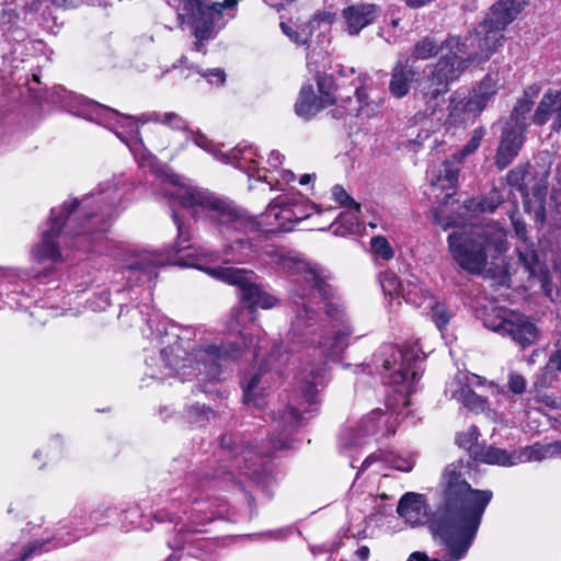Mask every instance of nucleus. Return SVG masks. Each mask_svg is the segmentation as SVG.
I'll return each instance as SVG.
<instances>
[{
	"label": "nucleus",
	"instance_id": "obj_1",
	"mask_svg": "<svg viewBox=\"0 0 561 561\" xmlns=\"http://www.w3.org/2000/svg\"><path fill=\"white\" fill-rule=\"evenodd\" d=\"M463 472L461 462L444 469L438 486L440 505L431 520L434 536L446 547L451 561L467 554L493 496L490 490L472 489Z\"/></svg>",
	"mask_w": 561,
	"mask_h": 561
},
{
	"label": "nucleus",
	"instance_id": "obj_2",
	"mask_svg": "<svg viewBox=\"0 0 561 561\" xmlns=\"http://www.w3.org/2000/svg\"><path fill=\"white\" fill-rule=\"evenodd\" d=\"M438 51L443 55L431 73L419 84L420 93L427 105L426 112L430 111L431 115L435 114L436 108L442 104L449 84L458 80L472 64L482 62L478 58L480 48L474 32L465 37L449 35L440 44H437L433 37L426 36L415 44L412 55L416 59L424 60Z\"/></svg>",
	"mask_w": 561,
	"mask_h": 561
},
{
	"label": "nucleus",
	"instance_id": "obj_3",
	"mask_svg": "<svg viewBox=\"0 0 561 561\" xmlns=\"http://www.w3.org/2000/svg\"><path fill=\"white\" fill-rule=\"evenodd\" d=\"M448 249L462 270L481 274L507 251L506 231L497 224L454 231L448 236Z\"/></svg>",
	"mask_w": 561,
	"mask_h": 561
},
{
	"label": "nucleus",
	"instance_id": "obj_4",
	"mask_svg": "<svg viewBox=\"0 0 561 561\" xmlns=\"http://www.w3.org/2000/svg\"><path fill=\"white\" fill-rule=\"evenodd\" d=\"M173 219L179 230V242L174 249V252L175 254L183 253L181 257L174 260L175 264L192 266L206 271L214 278L239 286L241 291V299L249 304L250 308L252 309H270L277 305L278 300L276 297L261 290V288L252 282L253 274L251 272L230 266L206 268L194 262V260L198 259L199 256H207L208 253H206L204 250L192 249L188 244L184 245L188 239L185 237L182 225L179 222L176 215L173 216Z\"/></svg>",
	"mask_w": 561,
	"mask_h": 561
},
{
	"label": "nucleus",
	"instance_id": "obj_5",
	"mask_svg": "<svg viewBox=\"0 0 561 561\" xmlns=\"http://www.w3.org/2000/svg\"><path fill=\"white\" fill-rule=\"evenodd\" d=\"M169 195L195 214H209L227 231L229 229L247 231L255 229L260 225L253 218L247 217L230 203L216 197L207 190L181 184L169 192Z\"/></svg>",
	"mask_w": 561,
	"mask_h": 561
},
{
	"label": "nucleus",
	"instance_id": "obj_6",
	"mask_svg": "<svg viewBox=\"0 0 561 561\" xmlns=\"http://www.w3.org/2000/svg\"><path fill=\"white\" fill-rule=\"evenodd\" d=\"M424 354L417 344L397 347L387 344L374 356L376 368H382V377L391 385L400 386V391L410 393L412 386L420 379L419 363Z\"/></svg>",
	"mask_w": 561,
	"mask_h": 561
},
{
	"label": "nucleus",
	"instance_id": "obj_7",
	"mask_svg": "<svg viewBox=\"0 0 561 561\" xmlns=\"http://www.w3.org/2000/svg\"><path fill=\"white\" fill-rule=\"evenodd\" d=\"M238 353L239 350L233 343L221 347L207 345L192 353H186L181 345H173L163 350L161 356L170 370H175L183 378H188L195 371H197L196 375L205 371L207 376H215L217 362L236 358Z\"/></svg>",
	"mask_w": 561,
	"mask_h": 561
},
{
	"label": "nucleus",
	"instance_id": "obj_8",
	"mask_svg": "<svg viewBox=\"0 0 561 561\" xmlns=\"http://www.w3.org/2000/svg\"><path fill=\"white\" fill-rule=\"evenodd\" d=\"M175 9L182 23L194 27L195 47L201 50L203 42L211 38L216 26H222V11L233 9L240 0H224L222 2H206L202 0H165Z\"/></svg>",
	"mask_w": 561,
	"mask_h": 561
},
{
	"label": "nucleus",
	"instance_id": "obj_9",
	"mask_svg": "<svg viewBox=\"0 0 561 561\" xmlns=\"http://www.w3.org/2000/svg\"><path fill=\"white\" fill-rule=\"evenodd\" d=\"M528 3L529 0H500L492 5L485 20L474 31L480 48L478 58L481 61L489 60L503 44L504 30Z\"/></svg>",
	"mask_w": 561,
	"mask_h": 561
},
{
	"label": "nucleus",
	"instance_id": "obj_10",
	"mask_svg": "<svg viewBox=\"0 0 561 561\" xmlns=\"http://www.w3.org/2000/svg\"><path fill=\"white\" fill-rule=\"evenodd\" d=\"M512 224L518 238L516 245V267H507L506 277H515L517 282L525 284V286H533L538 283L547 296L551 295L549 272L545 264L540 261L534 243L530 242L526 236V226L515 216H512Z\"/></svg>",
	"mask_w": 561,
	"mask_h": 561
},
{
	"label": "nucleus",
	"instance_id": "obj_11",
	"mask_svg": "<svg viewBox=\"0 0 561 561\" xmlns=\"http://www.w3.org/2000/svg\"><path fill=\"white\" fill-rule=\"evenodd\" d=\"M503 87V79L499 72L488 73L469 93L463 96L458 91L450 96L449 116L459 123H472L493 101Z\"/></svg>",
	"mask_w": 561,
	"mask_h": 561
},
{
	"label": "nucleus",
	"instance_id": "obj_12",
	"mask_svg": "<svg viewBox=\"0 0 561 561\" xmlns=\"http://www.w3.org/2000/svg\"><path fill=\"white\" fill-rule=\"evenodd\" d=\"M483 323L489 330L510 336L523 348L539 337V330L529 318L505 308H493L485 314Z\"/></svg>",
	"mask_w": 561,
	"mask_h": 561
},
{
	"label": "nucleus",
	"instance_id": "obj_13",
	"mask_svg": "<svg viewBox=\"0 0 561 561\" xmlns=\"http://www.w3.org/2000/svg\"><path fill=\"white\" fill-rule=\"evenodd\" d=\"M91 106L100 119L115 121V124L119 125L122 128H126L125 133L139 144H141V139L139 137V127L137 124L138 122L141 124H146L148 122H158L168 125L173 129L184 130L185 133L190 130L187 123L179 114L173 112L163 114L154 113L148 117L144 115L136 119L135 117L122 115L118 112L100 104H92Z\"/></svg>",
	"mask_w": 561,
	"mask_h": 561
},
{
	"label": "nucleus",
	"instance_id": "obj_14",
	"mask_svg": "<svg viewBox=\"0 0 561 561\" xmlns=\"http://www.w3.org/2000/svg\"><path fill=\"white\" fill-rule=\"evenodd\" d=\"M317 87L319 94H316L311 84L304 85L300 90L295 111L302 118L309 119L335 102L332 77L318 76Z\"/></svg>",
	"mask_w": 561,
	"mask_h": 561
},
{
	"label": "nucleus",
	"instance_id": "obj_15",
	"mask_svg": "<svg viewBox=\"0 0 561 561\" xmlns=\"http://www.w3.org/2000/svg\"><path fill=\"white\" fill-rule=\"evenodd\" d=\"M484 383L485 379L478 375L459 373L448 382L446 393L470 411L477 414L483 413L488 409L486 400L476 394L472 388Z\"/></svg>",
	"mask_w": 561,
	"mask_h": 561
},
{
	"label": "nucleus",
	"instance_id": "obj_16",
	"mask_svg": "<svg viewBox=\"0 0 561 561\" xmlns=\"http://www.w3.org/2000/svg\"><path fill=\"white\" fill-rule=\"evenodd\" d=\"M304 385L301 388L305 401L310 405V409L300 412V408L289 407L283 414L284 422L289 426H296L304 421L305 413H312L316 409L312 408L318 403L319 388L325 385V369L321 367H310L304 373Z\"/></svg>",
	"mask_w": 561,
	"mask_h": 561
},
{
	"label": "nucleus",
	"instance_id": "obj_17",
	"mask_svg": "<svg viewBox=\"0 0 561 561\" xmlns=\"http://www.w3.org/2000/svg\"><path fill=\"white\" fill-rule=\"evenodd\" d=\"M277 263L284 272L296 275L307 283L312 293L317 291L321 296L328 294V286L318 265H312L298 256L289 254L280 255Z\"/></svg>",
	"mask_w": 561,
	"mask_h": 561
},
{
	"label": "nucleus",
	"instance_id": "obj_18",
	"mask_svg": "<svg viewBox=\"0 0 561 561\" xmlns=\"http://www.w3.org/2000/svg\"><path fill=\"white\" fill-rule=\"evenodd\" d=\"M69 216V205L66 203L60 210L51 209L50 227L43 231L42 240L33 248V256L38 262L57 261L60 259L58 247L55 238L58 236L61 228V220L64 215Z\"/></svg>",
	"mask_w": 561,
	"mask_h": 561
},
{
	"label": "nucleus",
	"instance_id": "obj_19",
	"mask_svg": "<svg viewBox=\"0 0 561 561\" xmlns=\"http://www.w3.org/2000/svg\"><path fill=\"white\" fill-rule=\"evenodd\" d=\"M397 513L410 527H419L430 520L431 510L424 494L407 492L399 500Z\"/></svg>",
	"mask_w": 561,
	"mask_h": 561
},
{
	"label": "nucleus",
	"instance_id": "obj_20",
	"mask_svg": "<svg viewBox=\"0 0 561 561\" xmlns=\"http://www.w3.org/2000/svg\"><path fill=\"white\" fill-rule=\"evenodd\" d=\"M458 180V167L455 162L445 161L431 170V195L442 203H447L455 193Z\"/></svg>",
	"mask_w": 561,
	"mask_h": 561
},
{
	"label": "nucleus",
	"instance_id": "obj_21",
	"mask_svg": "<svg viewBox=\"0 0 561 561\" xmlns=\"http://www.w3.org/2000/svg\"><path fill=\"white\" fill-rule=\"evenodd\" d=\"M260 224L267 226L265 231L290 230L295 224L293 199L278 197L272 201Z\"/></svg>",
	"mask_w": 561,
	"mask_h": 561
},
{
	"label": "nucleus",
	"instance_id": "obj_22",
	"mask_svg": "<svg viewBox=\"0 0 561 561\" xmlns=\"http://www.w3.org/2000/svg\"><path fill=\"white\" fill-rule=\"evenodd\" d=\"M334 21L335 14L328 11H321L317 12L308 23L296 26V28L284 22L280 23V27L284 34H286L293 42L298 45H305L317 31L320 33L328 31Z\"/></svg>",
	"mask_w": 561,
	"mask_h": 561
},
{
	"label": "nucleus",
	"instance_id": "obj_23",
	"mask_svg": "<svg viewBox=\"0 0 561 561\" xmlns=\"http://www.w3.org/2000/svg\"><path fill=\"white\" fill-rule=\"evenodd\" d=\"M531 446H527L519 450L508 453L505 449L488 446L480 448L478 453H474V457L489 465L497 466H516L518 463L533 461Z\"/></svg>",
	"mask_w": 561,
	"mask_h": 561
},
{
	"label": "nucleus",
	"instance_id": "obj_24",
	"mask_svg": "<svg viewBox=\"0 0 561 561\" xmlns=\"http://www.w3.org/2000/svg\"><path fill=\"white\" fill-rule=\"evenodd\" d=\"M378 14V8L370 3L352 4L342 11L346 32L350 35H357L364 27L373 23Z\"/></svg>",
	"mask_w": 561,
	"mask_h": 561
},
{
	"label": "nucleus",
	"instance_id": "obj_25",
	"mask_svg": "<svg viewBox=\"0 0 561 561\" xmlns=\"http://www.w3.org/2000/svg\"><path fill=\"white\" fill-rule=\"evenodd\" d=\"M523 133L520 128L515 129L510 126L504 128L495 158V163L500 169L506 168L517 156L524 142Z\"/></svg>",
	"mask_w": 561,
	"mask_h": 561
},
{
	"label": "nucleus",
	"instance_id": "obj_26",
	"mask_svg": "<svg viewBox=\"0 0 561 561\" xmlns=\"http://www.w3.org/2000/svg\"><path fill=\"white\" fill-rule=\"evenodd\" d=\"M270 386L271 376L266 371L252 373L242 383L244 402L261 408Z\"/></svg>",
	"mask_w": 561,
	"mask_h": 561
},
{
	"label": "nucleus",
	"instance_id": "obj_27",
	"mask_svg": "<svg viewBox=\"0 0 561 561\" xmlns=\"http://www.w3.org/2000/svg\"><path fill=\"white\" fill-rule=\"evenodd\" d=\"M551 117L554 118L553 125L559 128L561 126V90H550L543 94L535 112L534 123L543 125Z\"/></svg>",
	"mask_w": 561,
	"mask_h": 561
},
{
	"label": "nucleus",
	"instance_id": "obj_28",
	"mask_svg": "<svg viewBox=\"0 0 561 561\" xmlns=\"http://www.w3.org/2000/svg\"><path fill=\"white\" fill-rule=\"evenodd\" d=\"M382 415L379 411H374L365 416L355 428H348L343 434V445L352 447L360 444L365 436L376 434L378 432V421Z\"/></svg>",
	"mask_w": 561,
	"mask_h": 561
},
{
	"label": "nucleus",
	"instance_id": "obj_29",
	"mask_svg": "<svg viewBox=\"0 0 561 561\" xmlns=\"http://www.w3.org/2000/svg\"><path fill=\"white\" fill-rule=\"evenodd\" d=\"M401 298L408 304L424 310L427 308V305H433L434 296L417 277L411 276L405 280Z\"/></svg>",
	"mask_w": 561,
	"mask_h": 561
},
{
	"label": "nucleus",
	"instance_id": "obj_30",
	"mask_svg": "<svg viewBox=\"0 0 561 561\" xmlns=\"http://www.w3.org/2000/svg\"><path fill=\"white\" fill-rule=\"evenodd\" d=\"M414 79L415 72L410 66L401 62L397 64L389 83L390 93L398 99L405 96Z\"/></svg>",
	"mask_w": 561,
	"mask_h": 561
},
{
	"label": "nucleus",
	"instance_id": "obj_31",
	"mask_svg": "<svg viewBox=\"0 0 561 561\" xmlns=\"http://www.w3.org/2000/svg\"><path fill=\"white\" fill-rule=\"evenodd\" d=\"M348 335L350 331L337 332L334 336H321L312 333L311 343L317 342L322 357H333L337 356L345 347Z\"/></svg>",
	"mask_w": 561,
	"mask_h": 561
},
{
	"label": "nucleus",
	"instance_id": "obj_32",
	"mask_svg": "<svg viewBox=\"0 0 561 561\" xmlns=\"http://www.w3.org/2000/svg\"><path fill=\"white\" fill-rule=\"evenodd\" d=\"M331 193L335 202L350 208L348 213L341 215L340 219L342 222L344 220L350 221L347 229L354 232L358 221L357 214L360 210V205L350 196L342 185H334Z\"/></svg>",
	"mask_w": 561,
	"mask_h": 561
},
{
	"label": "nucleus",
	"instance_id": "obj_33",
	"mask_svg": "<svg viewBox=\"0 0 561 561\" xmlns=\"http://www.w3.org/2000/svg\"><path fill=\"white\" fill-rule=\"evenodd\" d=\"M376 461H382L387 463L388 466L400 470V471H410L412 470L414 466V461L410 458H404L402 456L396 455L393 453H379V454H373L368 456L362 467L363 469H366L370 467Z\"/></svg>",
	"mask_w": 561,
	"mask_h": 561
},
{
	"label": "nucleus",
	"instance_id": "obj_34",
	"mask_svg": "<svg viewBox=\"0 0 561 561\" xmlns=\"http://www.w3.org/2000/svg\"><path fill=\"white\" fill-rule=\"evenodd\" d=\"M192 139L193 142L202 148L203 150L211 153L216 159L226 161L227 163H232L234 159H237V156L239 153V150H233L230 156H226L224 153H220V151L217 149V147L210 141L204 134H201L198 131L194 133L192 130H187L186 133V139Z\"/></svg>",
	"mask_w": 561,
	"mask_h": 561
},
{
	"label": "nucleus",
	"instance_id": "obj_35",
	"mask_svg": "<svg viewBox=\"0 0 561 561\" xmlns=\"http://www.w3.org/2000/svg\"><path fill=\"white\" fill-rule=\"evenodd\" d=\"M316 321V312L313 309L302 305V308L297 311V316L291 323L290 335L293 341H300L304 335V330L312 325Z\"/></svg>",
	"mask_w": 561,
	"mask_h": 561
},
{
	"label": "nucleus",
	"instance_id": "obj_36",
	"mask_svg": "<svg viewBox=\"0 0 561 561\" xmlns=\"http://www.w3.org/2000/svg\"><path fill=\"white\" fill-rule=\"evenodd\" d=\"M533 101L531 99L525 94L520 99L517 100L514 110L511 114V121L513 122V128L519 129L524 131L526 128V117L527 114L531 111Z\"/></svg>",
	"mask_w": 561,
	"mask_h": 561
},
{
	"label": "nucleus",
	"instance_id": "obj_37",
	"mask_svg": "<svg viewBox=\"0 0 561 561\" xmlns=\"http://www.w3.org/2000/svg\"><path fill=\"white\" fill-rule=\"evenodd\" d=\"M380 285L386 295L391 298L400 299L402 297V289L405 287V282L402 283L392 272H385L380 275Z\"/></svg>",
	"mask_w": 561,
	"mask_h": 561
},
{
	"label": "nucleus",
	"instance_id": "obj_38",
	"mask_svg": "<svg viewBox=\"0 0 561 561\" xmlns=\"http://www.w3.org/2000/svg\"><path fill=\"white\" fill-rule=\"evenodd\" d=\"M502 203V197L497 191H492L481 201H469L466 207L471 211H493Z\"/></svg>",
	"mask_w": 561,
	"mask_h": 561
},
{
	"label": "nucleus",
	"instance_id": "obj_39",
	"mask_svg": "<svg viewBox=\"0 0 561 561\" xmlns=\"http://www.w3.org/2000/svg\"><path fill=\"white\" fill-rule=\"evenodd\" d=\"M424 311L431 313L433 321L439 330H443V328L449 322V312L443 304L436 300L435 297L433 298V305H427V308H425Z\"/></svg>",
	"mask_w": 561,
	"mask_h": 561
},
{
	"label": "nucleus",
	"instance_id": "obj_40",
	"mask_svg": "<svg viewBox=\"0 0 561 561\" xmlns=\"http://www.w3.org/2000/svg\"><path fill=\"white\" fill-rule=\"evenodd\" d=\"M533 461H541L549 457L561 456V440L541 446H531Z\"/></svg>",
	"mask_w": 561,
	"mask_h": 561
},
{
	"label": "nucleus",
	"instance_id": "obj_41",
	"mask_svg": "<svg viewBox=\"0 0 561 561\" xmlns=\"http://www.w3.org/2000/svg\"><path fill=\"white\" fill-rule=\"evenodd\" d=\"M373 252L381 257L382 260H390L394 255V251L391 248L388 240L383 237H375L370 241Z\"/></svg>",
	"mask_w": 561,
	"mask_h": 561
},
{
	"label": "nucleus",
	"instance_id": "obj_42",
	"mask_svg": "<svg viewBox=\"0 0 561 561\" xmlns=\"http://www.w3.org/2000/svg\"><path fill=\"white\" fill-rule=\"evenodd\" d=\"M478 436H479L478 430L474 426H472V427H469L466 432H463L457 436V443L460 447L469 450L470 453H472L474 455V453L479 451V450H477V447H476Z\"/></svg>",
	"mask_w": 561,
	"mask_h": 561
},
{
	"label": "nucleus",
	"instance_id": "obj_43",
	"mask_svg": "<svg viewBox=\"0 0 561 561\" xmlns=\"http://www.w3.org/2000/svg\"><path fill=\"white\" fill-rule=\"evenodd\" d=\"M546 374L551 375V381L556 374L561 371V345L557 346V350L550 355L549 360L546 365Z\"/></svg>",
	"mask_w": 561,
	"mask_h": 561
},
{
	"label": "nucleus",
	"instance_id": "obj_44",
	"mask_svg": "<svg viewBox=\"0 0 561 561\" xmlns=\"http://www.w3.org/2000/svg\"><path fill=\"white\" fill-rule=\"evenodd\" d=\"M484 136V130L476 129L472 134L469 142L461 150V158H465L476 151L481 145L482 138Z\"/></svg>",
	"mask_w": 561,
	"mask_h": 561
},
{
	"label": "nucleus",
	"instance_id": "obj_45",
	"mask_svg": "<svg viewBox=\"0 0 561 561\" xmlns=\"http://www.w3.org/2000/svg\"><path fill=\"white\" fill-rule=\"evenodd\" d=\"M201 76L205 78L208 83L214 85H221L226 80V73L220 68L209 69L207 71H199Z\"/></svg>",
	"mask_w": 561,
	"mask_h": 561
},
{
	"label": "nucleus",
	"instance_id": "obj_46",
	"mask_svg": "<svg viewBox=\"0 0 561 561\" xmlns=\"http://www.w3.org/2000/svg\"><path fill=\"white\" fill-rule=\"evenodd\" d=\"M507 386L513 393L520 394L526 389V379L519 374L512 373L508 376Z\"/></svg>",
	"mask_w": 561,
	"mask_h": 561
},
{
	"label": "nucleus",
	"instance_id": "obj_47",
	"mask_svg": "<svg viewBox=\"0 0 561 561\" xmlns=\"http://www.w3.org/2000/svg\"><path fill=\"white\" fill-rule=\"evenodd\" d=\"M165 264V261L161 259H153L149 256H142L139 262H137L135 265H130L131 268L135 270H141L146 272L147 274L151 275L150 266H157V265H163Z\"/></svg>",
	"mask_w": 561,
	"mask_h": 561
},
{
	"label": "nucleus",
	"instance_id": "obj_48",
	"mask_svg": "<svg viewBox=\"0 0 561 561\" xmlns=\"http://www.w3.org/2000/svg\"><path fill=\"white\" fill-rule=\"evenodd\" d=\"M359 85L355 89V95L358 103H363L367 99L366 88L370 78L367 75H360L358 77Z\"/></svg>",
	"mask_w": 561,
	"mask_h": 561
},
{
	"label": "nucleus",
	"instance_id": "obj_49",
	"mask_svg": "<svg viewBox=\"0 0 561 561\" xmlns=\"http://www.w3.org/2000/svg\"><path fill=\"white\" fill-rule=\"evenodd\" d=\"M525 178V170L515 169L507 174V182L510 185L520 188Z\"/></svg>",
	"mask_w": 561,
	"mask_h": 561
},
{
	"label": "nucleus",
	"instance_id": "obj_50",
	"mask_svg": "<svg viewBox=\"0 0 561 561\" xmlns=\"http://www.w3.org/2000/svg\"><path fill=\"white\" fill-rule=\"evenodd\" d=\"M283 154L276 150H273L268 154L267 163L271 168L277 169L283 163Z\"/></svg>",
	"mask_w": 561,
	"mask_h": 561
},
{
	"label": "nucleus",
	"instance_id": "obj_51",
	"mask_svg": "<svg viewBox=\"0 0 561 561\" xmlns=\"http://www.w3.org/2000/svg\"><path fill=\"white\" fill-rule=\"evenodd\" d=\"M294 214H295V222H298L307 217L309 214L304 209V205L297 201H293Z\"/></svg>",
	"mask_w": 561,
	"mask_h": 561
},
{
	"label": "nucleus",
	"instance_id": "obj_52",
	"mask_svg": "<svg viewBox=\"0 0 561 561\" xmlns=\"http://www.w3.org/2000/svg\"><path fill=\"white\" fill-rule=\"evenodd\" d=\"M295 179H296V176H295L294 172H291L290 170H282L279 172L278 178L276 179V182L278 185L288 184V183L295 181Z\"/></svg>",
	"mask_w": 561,
	"mask_h": 561
},
{
	"label": "nucleus",
	"instance_id": "obj_53",
	"mask_svg": "<svg viewBox=\"0 0 561 561\" xmlns=\"http://www.w3.org/2000/svg\"><path fill=\"white\" fill-rule=\"evenodd\" d=\"M55 5L61 8H73L79 5L80 0H50Z\"/></svg>",
	"mask_w": 561,
	"mask_h": 561
},
{
	"label": "nucleus",
	"instance_id": "obj_54",
	"mask_svg": "<svg viewBox=\"0 0 561 561\" xmlns=\"http://www.w3.org/2000/svg\"><path fill=\"white\" fill-rule=\"evenodd\" d=\"M243 313V310H234L231 314V323L229 324L231 330H237L239 328V318Z\"/></svg>",
	"mask_w": 561,
	"mask_h": 561
},
{
	"label": "nucleus",
	"instance_id": "obj_55",
	"mask_svg": "<svg viewBox=\"0 0 561 561\" xmlns=\"http://www.w3.org/2000/svg\"><path fill=\"white\" fill-rule=\"evenodd\" d=\"M369 552L368 547L362 546L356 550V556L362 560H366L369 557Z\"/></svg>",
	"mask_w": 561,
	"mask_h": 561
},
{
	"label": "nucleus",
	"instance_id": "obj_56",
	"mask_svg": "<svg viewBox=\"0 0 561 561\" xmlns=\"http://www.w3.org/2000/svg\"><path fill=\"white\" fill-rule=\"evenodd\" d=\"M408 561H427V556L424 552H413Z\"/></svg>",
	"mask_w": 561,
	"mask_h": 561
},
{
	"label": "nucleus",
	"instance_id": "obj_57",
	"mask_svg": "<svg viewBox=\"0 0 561 561\" xmlns=\"http://www.w3.org/2000/svg\"><path fill=\"white\" fill-rule=\"evenodd\" d=\"M314 179H316V174H314V173H312V174L307 173V174H304V175H301V176H300V179H299V183H300L301 185H307V184H309L311 181H313Z\"/></svg>",
	"mask_w": 561,
	"mask_h": 561
},
{
	"label": "nucleus",
	"instance_id": "obj_58",
	"mask_svg": "<svg viewBox=\"0 0 561 561\" xmlns=\"http://www.w3.org/2000/svg\"><path fill=\"white\" fill-rule=\"evenodd\" d=\"M541 401L545 404H547V405H549L551 408H557L558 407V401L556 399L550 398V397L545 396V397H542Z\"/></svg>",
	"mask_w": 561,
	"mask_h": 561
},
{
	"label": "nucleus",
	"instance_id": "obj_59",
	"mask_svg": "<svg viewBox=\"0 0 561 561\" xmlns=\"http://www.w3.org/2000/svg\"><path fill=\"white\" fill-rule=\"evenodd\" d=\"M70 204L76 208V216L83 213V210L88 207V203H85L82 206H79L76 199H73Z\"/></svg>",
	"mask_w": 561,
	"mask_h": 561
},
{
	"label": "nucleus",
	"instance_id": "obj_60",
	"mask_svg": "<svg viewBox=\"0 0 561 561\" xmlns=\"http://www.w3.org/2000/svg\"><path fill=\"white\" fill-rule=\"evenodd\" d=\"M117 137H119L124 142H126L130 150H134L133 145L127 140V138L123 135V133L116 131Z\"/></svg>",
	"mask_w": 561,
	"mask_h": 561
},
{
	"label": "nucleus",
	"instance_id": "obj_61",
	"mask_svg": "<svg viewBox=\"0 0 561 561\" xmlns=\"http://www.w3.org/2000/svg\"><path fill=\"white\" fill-rule=\"evenodd\" d=\"M33 549H34V547L30 548V549L24 553V556L22 557V559H21V560L23 561V560L27 559L28 557H31V556H32V552H33Z\"/></svg>",
	"mask_w": 561,
	"mask_h": 561
},
{
	"label": "nucleus",
	"instance_id": "obj_62",
	"mask_svg": "<svg viewBox=\"0 0 561 561\" xmlns=\"http://www.w3.org/2000/svg\"><path fill=\"white\" fill-rule=\"evenodd\" d=\"M245 255L239 254V255H231V260H236L238 262H241L244 259Z\"/></svg>",
	"mask_w": 561,
	"mask_h": 561
},
{
	"label": "nucleus",
	"instance_id": "obj_63",
	"mask_svg": "<svg viewBox=\"0 0 561 561\" xmlns=\"http://www.w3.org/2000/svg\"><path fill=\"white\" fill-rule=\"evenodd\" d=\"M230 250H233V245H230L227 250H226V255L229 256L230 255Z\"/></svg>",
	"mask_w": 561,
	"mask_h": 561
},
{
	"label": "nucleus",
	"instance_id": "obj_64",
	"mask_svg": "<svg viewBox=\"0 0 561 561\" xmlns=\"http://www.w3.org/2000/svg\"><path fill=\"white\" fill-rule=\"evenodd\" d=\"M368 225H369V227H371V228H376V227H377V224H376V222H374V221H370Z\"/></svg>",
	"mask_w": 561,
	"mask_h": 561
}]
</instances>
